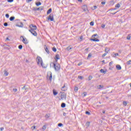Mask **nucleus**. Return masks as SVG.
Wrapping results in <instances>:
<instances>
[{"label":"nucleus","instance_id":"c9c22d12","mask_svg":"<svg viewBox=\"0 0 131 131\" xmlns=\"http://www.w3.org/2000/svg\"><path fill=\"white\" fill-rule=\"evenodd\" d=\"M58 126L59 127L63 126V124H62L61 123H58Z\"/></svg>","mask_w":131,"mask_h":131},{"label":"nucleus","instance_id":"8fccbe9b","mask_svg":"<svg viewBox=\"0 0 131 131\" xmlns=\"http://www.w3.org/2000/svg\"><path fill=\"white\" fill-rule=\"evenodd\" d=\"M75 92H77V91H78V87H76L75 88Z\"/></svg>","mask_w":131,"mask_h":131},{"label":"nucleus","instance_id":"052dcab7","mask_svg":"<svg viewBox=\"0 0 131 131\" xmlns=\"http://www.w3.org/2000/svg\"><path fill=\"white\" fill-rule=\"evenodd\" d=\"M114 55H115V56H119L118 53H115Z\"/></svg>","mask_w":131,"mask_h":131},{"label":"nucleus","instance_id":"a211bd4d","mask_svg":"<svg viewBox=\"0 0 131 131\" xmlns=\"http://www.w3.org/2000/svg\"><path fill=\"white\" fill-rule=\"evenodd\" d=\"M10 21H14L15 20V16H11L9 18Z\"/></svg>","mask_w":131,"mask_h":131},{"label":"nucleus","instance_id":"393cba45","mask_svg":"<svg viewBox=\"0 0 131 131\" xmlns=\"http://www.w3.org/2000/svg\"><path fill=\"white\" fill-rule=\"evenodd\" d=\"M57 94H58V93H57V92H56L54 90H53V95H54V96H57Z\"/></svg>","mask_w":131,"mask_h":131},{"label":"nucleus","instance_id":"a18cd8bd","mask_svg":"<svg viewBox=\"0 0 131 131\" xmlns=\"http://www.w3.org/2000/svg\"><path fill=\"white\" fill-rule=\"evenodd\" d=\"M96 36H98V34H96L92 35V37H96Z\"/></svg>","mask_w":131,"mask_h":131},{"label":"nucleus","instance_id":"2f4dec72","mask_svg":"<svg viewBox=\"0 0 131 131\" xmlns=\"http://www.w3.org/2000/svg\"><path fill=\"white\" fill-rule=\"evenodd\" d=\"M95 24V23H94V21H91V23H90V25L91 26H94V25Z\"/></svg>","mask_w":131,"mask_h":131},{"label":"nucleus","instance_id":"49530a36","mask_svg":"<svg viewBox=\"0 0 131 131\" xmlns=\"http://www.w3.org/2000/svg\"><path fill=\"white\" fill-rule=\"evenodd\" d=\"M90 123H91V122H86V125H88V126H90Z\"/></svg>","mask_w":131,"mask_h":131},{"label":"nucleus","instance_id":"ea45409f","mask_svg":"<svg viewBox=\"0 0 131 131\" xmlns=\"http://www.w3.org/2000/svg\"><path fill=\"white\" fill-rule=\"evenodd\" d=\"M127 65H129V64H131V60H129L127 62Z\"/></svg>","mask_w":131,"mask_h":131},{"label":"nucleus","instance_id":"6ab92c4d","mask_svg":"<svg viewBox=\"0 0 131 131\" xmlns=\"http://www.w3.org/2000/svg\"><path fill=\"white\" fill-rule=\"evenodd\" d=\"M37 11H39V10H40V11H42L43 10V7H40L37 8Z\"/></svg>","mask_w":131,"mask_h":131},{"label":"nucleus","instance_id":"4468645a","mask_svg":"<svg viewBox=\"0 0 131 131\" xmlns=\"http://www.w3.org/2000/svg\"><path fill=\"white\" fill-rule=\"evenodd\" d=\"M100 72L101 73H103L104 74H106V72H107V70L104 71V70L101 69V70H100Z\"/></svg>","mask_w":131,"mask_h":131},{"label":"nucleus","instance_id":"c85d7f7f","mask_svg":"<svg viewBox=\"0 0 131 131\" xmlns=\"http://www.w3.org/2000/svg\"><path fill=\"white\" fill-rule=\"evenodd\" d=\"M23 48V46L22 45L18 46V49L19 50H22Z\"/></svg>","mask_w":131,"mask_h":131},{"label":"nucleus","instance_id":"f257e3e1","mask_svg":"<svg viewBox=\"0 0 131 131\" xmlns=\"http://www.w3.org/2000/svg\"><path fill=\"white\" fill-rule=\"evenodd\" d=\"M52 66L54 68L56 71H59V70H60V68H61V66L59 63L56 64L54 62H51L50 63V67H52Z\"/></svg>","mask_w":131,"mask_h":131},{"label":"nucleus","instance_id":"79ce46f5","mask_svg":"<svg viewBox=\"0 0 131 131\" xmlns=\"http://www.w3.org/2000/svg\"><path fill=\"white\" fill-rule=\"evenodd\" d=\"M8 3H12L14 2V0H7Z\"/></svg>","mask_w":131,"mask_h":131},{"label":"nucleus","instance_id":"72a5a7b5","mask_svg":"<svg viewBox=\"0 0 131 131\" xmlns=\"http://www.w3.org/2000/svg\"><path fill=\"white\" fill-rule=\"evenodd\" d=\"M105 52L108 53V52H109V49L108 48H105Z\"/></svg>","mask_w":131,"mask_h":131},{"label":"nucleus","instance_id":"39448f33","mask_svg":"<svg viewBox=\"0 0 131 131\" xmlns=\"http://www.w3.org/2000/svg\"><path fill=\"white\" fill-rule=\"evenodd\" d=\"M30 28H31L30 30H36V29H37V27L33 24H32L30 25Z\"/></svg>","mask_w":131,"mask_h":131},{"label":"nucleus","instance_id":"412c9836","mask_svg":"<svg viewBox=\"0 0 131 131\" xmlns=\"http://www.w3.org/2000/svg\"><path fill=\"white\" fill-rule=\"evenodd\" d=\"M4 75H5V76L9 75V73L7 72L6 70H4Z\"/></svg>","mask_w":131,"mask_h":131},{"label":"nucleus","instance_id":"680f3d73","mask_svg":"<svg viewBox=\"0 0 131 131\" xmlns=\"http://www.w3.org/2000/svg\"><path fill=\"white\" fill-rule=\"evenodd\" d=\"M94 9H93V10H96V9H97V6H94Z\"/></svg>","mask_w":131,"mask_h":131},{"label":"nucleus","instance_id":"c756f323","mask_svg":"<svg viewBox=\"0 0 131 131\" xmlns=\"http://www.w3.org/2000/svg\"><path fill=\"white\" fill-rule=\"evenodd\" d=\"M46 128H47V126L44 125L42 128V129H43V130H45Z\"/></svg>","mask_w":131,"mask_h":131},{"label":"nucleus","instance_id":"bf43d9fd","mask_svg":"<svg viewBox=\"0 0 131 131\" xmlns=\"http://www.w3.org/2000/svg\"><path fill=\"white\" fill-rule=\"evenodd\" d=\"M101 27L102 28H105V25H102Z\"/></svg>","mask_w":131,"mask_h":131},{"label":"nucleus","instance_id":"2eb2a0df","mask_svg":"<svg viewBox=\"0 0 131 131\" xmlns=\"http://www.w3.org/2000/svg\"><path fill=\"white\" fill-rule=\"evenodd\" d=\"M55 59H56V60H59L60 59V56L58 54H57L55 56Z\"/></svg>","mask_w":131,"mask_h":131},{"label":"nucleus","instance_id":"09e8293b","mask_svg":"<svg viewBox=\"0 0 131 131\" xmlns=\"http://www.w3.org/2000/svg\"><path fill=\"white\" fill-rule=\"evenodd\" d=\"M78 78L79 79H82V78H83L82 76H79L78 77Z\"/></svg>","mask_w":131,"mask_h":131},{"label":"nucleus","instance_id":"e433bc0d","mask_svg":"<svg viewBox=\"0 0 131 131\" xmlns=\"http://www.w3.org/2000/svg\"><path fill=\"white\" fill-rule=\"evenodd\" d=\"M82 95L83 97H85V96H86V92L83 93Z\"/></svg>","mask_w":131,"mask_h":131},{"label":"nucleus","instance_id":"f03ea898","mask_svg":"<svg viewBox=\"0 0 131 131\" xmlns=\"http://www.w3.org/2000/svg\"><path fill=\"white\" fill-rule=\"evenodd\" d=\"M37 62L38 65L43 67V66H42V59L41 58V57H40L39 56H37Z\"/></svg>","mask_w":131,"mask_h":131},{"label":"nucleus","instance_id":"6e6552de","mask_svg":"<svg viewBox=\"0 0 131 131\" xmlns=\"http://www.w3.org/2000/svg\"><path fill=\"white\" fill-rule=\"evenodd\" d=\"M17 26L18 27H20L22 28L24 26V25L23 24V23L22 22L19 21V22L17 23Z\"/></svg>","mask_w":131,"mask_h":131},{"label":"nucleus","instance_id":"338daca9","mask_svg":"<svg viewBox=\"0 0 131 131\" xmlns=\"http://www.w3.org/2000/svg\"><path fill=\"white\" fill-rule=\"evenodd\" d=\"M6 40H10V39H9V37L6 38Z\"/></svg>","mask_w":131,"mask_h":131},{"label":"nucleus","instance_id":"37998d69","mask_svg":"<svg viewBox=\"0 0 131 131\" xmlns=\"http://www.w3.org/2000/svg\"><path fill=\"white\" fill-rule=\"evenodd\" d=\"M91 57H92V54H91V53H90V54L88 55V59H89V58H91Z\"/></svg>","mask_w":131,"mask_h":131},{"label":"nucleus","instance_id":"4be33fe9","mask_svg":"<svg viewBox=\"0 0 131 131\" xmlns=\"http://www.w3.org/2000/svg\"><path fill=\"white\" fill-rule=\"evenodd\" d=\"M50 13H52V9L50 8L48 11H47V14L49 15V14H50Z\"/></svg>","mask_w":131,"mask_h":131},{"label":"nucleus","instance_id":"6e6d98bb","mask_svg":"<svg viewBox=\"0 0 131 131\" xmlns=\"http://www.w3.org/2000/svg\"><path fill=\"white\" fill-rule=\"evenodd\" d=\"M33 0H27L26 2L27 3H30V2H32Z\"/></svg>","mask_w":131,"mask_h":131},{"label":"nucleus","instance_id":"864d4df0","mask_svg":"<svg viewBox=\"0 0 131 131\" xmlns=\"http://www.w3.org/2000/svg\"><path fill=\"white\" fill-rule=\"evenodd\" d=\"M111 5H114V1H111Z\"/></svg>","mask_w":131,"mask_h":131},{"label":"nucleus","instance_id":"9d476101","mask_svg":"<svg viewBox=\"0 0 131 131\" xmlns=\"http://www.w3.org/2000/svg\"><path fill=\"white\" fill-rule=\"evenodd\" d=\"M82 9L84 12H85L88 10V6L84 5L82 7Z\"/></svg>","mask_w":131,"mask_h":131},{"label":"nucleus","instance_id":"f3484780","mask_svg":"<svg viewBox=\"0 0 131 131\" xmlns=\"http://www.w3.org/2000/svg\"><path fill=\"white\" fill-rule=\"evenodd\" d=\"M115 8L116 9H119V8H120V4H119V3L117 4L115 6Z\"/></svg>","mask_w":131,"mask_h":131},{"label":"nucleus","instance_id":"f8f14e48","mask_svg":"<svg viewBox=\"0 0 131 131\" xmlns=\"http://www.w3.org/2000/svg\"><path fill=\"white\" fill-rule=\"evenodd\" d=\"M45 51L47 53V54H50V51H49L48 47H47V46H46V45H45Z\"/></svg>","mask_w":131,"mask_h":131},{"label":"nucleus","instance_id":"0e129e2a","mask_svg":"<svg viewBox=\"0 0 131 131\" xmlns=\"http://www.w3.org/2000/svg\"><path fill=\"white\" fill-rule=\"evenodd\" d=\"M13 91H14L15 92H17V89H13Z\"/></svg>","mask_w":131,"mask_h":131},{"label":"nucleus","instance_id":"de8ad7c7","mask_svg":"<svg viewBox=\"0 0 131 131\" xmlns=\"http://www.w3.org/2000/svg\"><path fill=\"white\" fill-rule=\"evenodd\" d=\"M107 55V53H104L103 55H102V58H104V57H105V56Z\"/></svg>","mask_w":131,"mask_h":131},{"label":"nucleus","instance_id":"3c124183","mask_svg":"<svg viewBox=\"0 0 131 131\" xmlns=\"http://www.w3.org/2000/svg\"><path fill=\"white\" fill-rule=\"evenodd\" d=\"M36 127L35 126H32V129H35V128H36Z\"/></svg>","mask_w":131,"mask_h":131},{"label":"nucleus","instance_id":"b1692460","mask_svg":"<svg viewBox=\"0 0 131 131\" xmlns=\"http://www.w3.org/2000/svg\"><path fill=\"white\" fill-rule=\"evenodd\" d=\"M41 2L36 3V6L38 7V6H41Z\"/></svg>","mask_w":131,"mask_h":131},{"label":"nucleus","instance_id":"7c9ffc66","mask_svg":"<svg viewBox=\"0 0 131 131\" xmlns=\"http://www.w3.org/2000/svg\"><path fill=\"white\" fill-rule=\"evenodd\" d=\"M123 104L124 106H126V105H127V102L126 101H123Z\"/></svg>","mask_w":131,"mask_h":131},{"label":"nucleus","instance_id":"5701e85b","mask_svg":"<svg viewBox=\"0 0 131 131\" xmlns=\"http://www.w3.org/2000/svg\"><path fill=\"white\" fill-rule=\"evenodd\" d=\"M91 40L93 41H100V40L98 39H91Z\"/></svg>","mask_w":131,"mask_h":131},{"label":"nucleus","instance_id":"774afa93","mask_svg":"<svg viewBox=\"0 0 131 131\" xmlns=\"http://www.w3.org/2000/svg\"><path fill=\"white\" fill-rule=\"evenodd\" d=\"M85 50V51H89V48H86Z\"/></svg>","mask_w":131,"mask_h":131},{"label":"nucleus","instance_id":"dca6fc26","mask_svg":"<svg viewBox=\"0 0 131 131\" xmlns=\"http://www.w3.org/2000/svg\"><path fill=\"white\" fill-rule=\"evenodd\" d=\"M61 108H65L66 107V104L64 102L62 103L61 104Z\"/></svg>","mask_w":131,"mask_h":131},{"label":"nucleus","instance_id":"69168bd1","mask_svg":"<svg viewBox=\"0 0 131 131\" xmlns=\"http://www.w3.org/2000/svg\"><path fill=\"white\" fill-rule=\"evenodd\" d=\"M46 118H49V115H46Z\"/></svg>","mask_w":131,"mask_h":131},{"label":"nucleus","instance_id":"aec40b11","mask_svg":"<svg viewBox=\"0 0 131 131\" xmlns=\"http://www.w3.org/2000/svg\"><path fill=\"white\" fill-rule=\"evenodd\" d=\"M23 90H24V91H26V92H27V90H28V88H27V86H24V87H23Z\"/></svg>","mask_w":131,"mask_h":131},{"label":"nucleus","instance_id":"473e14b6","mask_svg":"<svg viewBox=\"0 0 131 131\" xmlns=\"http://www.w3.org/2000/svg\"><path fill=\"white\" fill-rule=\"evenodd\" d=\"M127 39H128V40H129V39H130V35H128L127 36Z\"/></svg>","mask_w":131,"mask_h":131},{"label":"nucleus","instance_id":"20e7f679","mask_svg":"<svg viewBox=\"0 0 131 131\" xmlns=\"http://www.w3.org/2000/svg\"><path fill=\"white\" fill-rule=\"evenodd\" d=\"M48 20L50 21H54V14L53 13L50 14L48 17Z\"/></svg>","mask_w":131,"mask_h":131},{"label":"nucleus","instance_id":"603ef678","mask_svg":"<svg viewBox=\"0 0 131 131\" xmlns=\"http://www.w3.org/2000/svg\"><path fill=\"white\" fill-rule=\"evenodd\" d=\"M80 65H82V62H80L79 63H78V66H80Z\"/></svg>","mask_w":131,"mask_h":131},{"label":"nucleus","instance_id":"423d86ee","mask_svg":"<svg viewBox=\"0 0 131 131\" xmlns=\"http://www.w3.org/2000/svg\"><path fill=\"white\" fill-rule=\"evenodd\" d=\"M29 31L33 34L34 36H36L37 35V33H36V31H35V30H29Z\"/></svg>","mask_w":131,"mask_h":131},{"label":"nucleus","instance_id":"9b49d317","mask_svg":"<svg viewBox=\"0 0 131 131\" xmlns=\"http://www.w3.org/2000/svg\"><path fill=\"white\" fill-rule=\"evenodd\" d=\"M50 80V81H52V73H50V75L49 74L47 75V78H49Z\"/></svg>","mask_w":131,"mask_h":131},{"label":"nucleus","instance_id":"f704fd0d","mask_svg":"<svg viewBox=\"0 0 131 131\" xmlns=\"http://www.w3.org/2000/svg\"><path fill=\"white\" fill-rule=\"evenodd\" d=\"M92 78H93V77L92 76H89V80H92Z\"/></svg>","mask_w":131,"mask_h":131},{"label":"nucleus","instance_id":"4c0bfd02","mask_svg":"<svg viewBox=\"0 0 131 131\" xmlns=\"http://www.w3.org/2000/svg\"><path fill=\"white\" fill-rule=\"evenodd\" d=\"M4 26L5 27H7V26H8V23H5L4 24Z\"/></svg>","mask_w":131,"mask_h":131},{"label":"nucleus","instance_id":"a878e982","mask_svg":"<svg viewBox=\"0 0 131 131\" xmlns=\"http://www.w3.org/2000/svg\"><path fill=\"white\" fill-rule=\"evenodd\" d=\"M52 51H53V52H54L55 53H56V52H57V49H56V48H55V47H53V48H52Z\"/></svg>","mask_w":131,"mask_h":131},{"label":"nucleus","instance_id":"a19ab883","mask_svg":"<svg viewBox=\"0 0 131 131\" xmlns=\"http://www.w3.org/2000/svg\"><path fill=\"white\" fill-rule=\"evenodd\" d=\"M72 48H70V47H68V48H67V50H68V51H70V50H71Z\"/></svg>","mask_w":131,"mask_h":131},{"label":"nucleus","instance_id":"58836bf2","mask_svg":"<svg viewBox=\"0 0 131 131\" xmlns=\"http://www.w3.org/2000/svg\"><path fill=\"white\" fill-rule=\"evenodd\" d=\"M5 17H6V18H9L10 17V15H9V14H6L5 15Z\"/></svg>","mask_w":131,"mask_h":131},{"label":"nucleus","instance_id":"5fc2aeb1","mask_svg":"<svg viewBox=\"0 0 131 131\" xmlns=\"http://www.w3.org/2000/svg\"><path fill=\"white\" fill-rule=\"evenodd\" d=\"M4 129H5V128H4V127H1L0 128V130L1 131H3V130H4Z\"/></svg>","mask_w":131,"mask_h":131},{"label":"nucleus","instance_id":"ddd939ff","mask_svg":"<svg viewBox=\"0 0 131 131\" xmlns=\"http://www.w3.org/2000/svg\"><path fill=\"white\" fill-rule=\"evenodd\" d=\"M116 69L117 70H121V66H120L119 64H118L116 66Z\"/></svg>","mask_w":131,"mask_h":131},{"label":"nucleus","instance_id":"bb28decb","mask_svg":"<svg viewBox=\"0 0 131 131\" xmlns=\"http://www.w3.org/2000/svg\"><path fill=\"white\" fill-rule=\"evenodd\" d=\"M103 88H104V86H102V85H99L98 86V89H99V90H101V89H103Z\"/></svg>","mask_w":131,"mask_h":131},{"label":"nucleus","instance_id":"c03bdc74","mask_svg":"<svg viewBox=\"0 0 131 131\" xmlns=\"http://www.w3.org/2000/svg\"><path fill=\"white\" fill-rule=\"evenodd\" d=\"M113 64V61H111L109 63V65L110 66H112Z\"/></svg>","mask_w":131,"mask_h":131},{"label":"nucleus","instance_id":"cd10ccee","mask_svg":"<svg viewBox=\"0 0 131 131\" xmlns=\"http://www.w3.org/2000/svg\"><path fill=\"white\" fill-rule=\"evenodd\" d=\"M85 114H86L87 115H91V113L89 111H86Z\"/></svg>","mask_w":131,"mask_h":131},{"label":"nucleus","instance_id":"e2e57ef3","mask_svg":"<svg viewBox=\"0 0 131 131\" xmlns=\"http://www.w3.org/2000/svg\"><path fill=\"white\" fill-rule=\"evenodd\" d=\"M117 12H118V11H117V12H116L115 13H112V15H115V14H116V13H117Z\"/></svg>","mask_w":131,"mask_h":131},{"label":"nucleus","instance_id":"0eeeda50","mask_svg":"<svg viewBox=\"0 0 131 131\" xmlns=\"http://www.w3.org/2000/svg\"><path fill=\"white\" fill-rule=\"evenodd\" d=\"M67 83H64L63 86L61 88V91L62 92H65L67 91Z\"/></svg>","mask_w":131,"mask_h":131},{"label":"nucleus","instance_id":"1a4fd4ad","mask_svg":"<svg viewBox=\"0 0 131 131\" xmlns=\"http://www.w3.org/2000/svg\"><path fill=\"white\" fill-rule=\"evenodd\" d=\"M60 99L61 100H64V99H66V95L65 94V93H62V94L60 95Z\"/></svg>","mask_w":131,"mask_h":131},{"label":"nucleus","instance_id":"13d9d810","mask_svg":"<svg viewBox=\"0 0 131 131\" xmlns=\"http://www.w3.org/2000/svg\"><path fill=\"white\" fill-rule=\"evenodd\" d=\"M33 11H37V8H33Z\"/></svg>","mask_w":131,"mask_h":131},{"label":"nucleus","instance_id":"4d7b16f0","mask_svg":"<svg viewBox=\"0 0 131 131\" xmlns=\"http://www.w3.org/2000/svg\"><path fill=\"white\" fill-rule=\"evenodd\" d=\"M106 4V2H102L101 5H105Z\"/></svg>","mask_w":131,"mask_h":131},{"label":"nucleus","instance_id":"7ed1b4c3","mask_svg":"<svg viewBox=\"0 0 131 131\" xmlns=\"http://www.w3.org/2000/svg\"><path fill=\"white\" fill-rule=\"evenodd\" d=\"M20 39L23 42L25 43V45H27V43H28V40H27V39H26V38H24L23 37V36H21Z\"/></svg>","mask_w":131,"mask_h":131}]
</instances>
